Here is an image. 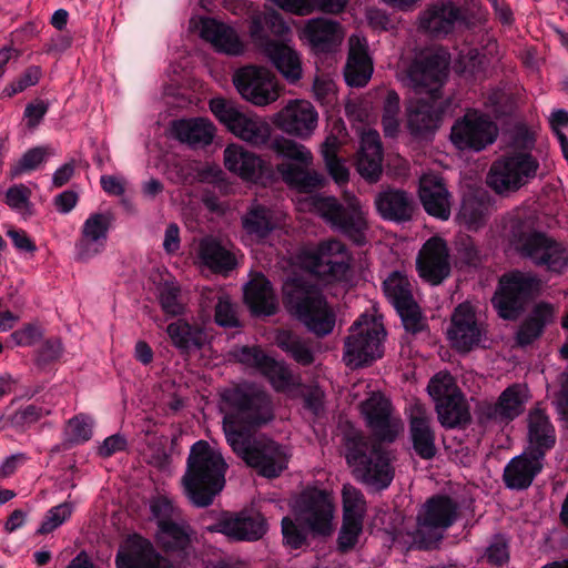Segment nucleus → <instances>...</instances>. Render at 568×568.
<instances>
[{"instance_id": "nucleus-1", "label": "nucleus", "mask_w": 568, "mask_h": 568, "mask_svg": "<svg viewBox=\"0 0 568 568\" xmlns=\"http://www.w3.org/2000/svg\"><path fill=\"white\" fill-rule=\"evenodd\" d=\"M223 429L233 452L264 477H277L287 468L290 449L272 439H252L251 429L272 418L267 396L252 385H237L221 394Z\"/></svg>"}, {"instance_id": "nucleus-2", "label": "nucleus", "mask_w": 568, "mask_h": 568, "mask_svg": "<svg viewBox=\"0 0 568 568\" xmlns=\"http://www.w3.org/2000/svg\"><path fill=\"white\" fill-rule=\"evenodd\" d=\"M448 64L449 55L445 50L427 49L403 70L402 81L412 90L407 104V123L412 133L424 134L439 126L445 106L438 92Z\"/></svg>"}, {"instance_id": "nucleus-3", "label": "nucleus", "mask_w": 568, "mask_h": 568, "mask_svg": "<svg viewBox=\"0 0 568 568\" xmlns=\"http://www.w3.org/2000/svg\"><path fill=\"white\" fill-rule=\"evenodd\" d=\"M277 170L283 180L296 189L294 201L298 211L318 214L356 244L366 241V217L356 199L348 200L346 206H343L334 197L312 193V190L322 183L323 179L318 173L306 172L291 164L278 165Z\"/></svg>"}, {"instance_id": "nucleus-4", "label": "nucleus", "mask_w": 568, "mask_h": 568, "mask_svg": "<svg viewBox=\"0 0 568 568\" xmlns=\"http://www.w3.org/2000/svg\"><path fill=\"white\" fill-rule=\"evenodd\" d=\"M535 145V131L518 128L511 141V150L493 162L487 184L499 195H509L527 185L537 175L538 161L530 154Z\"/></svg>"}, {"instance_id": "nucleus-5", "label": "nucleus", "mask_w": 568, "mask_h": 568, "mask_svg": "<svg viewBox=\"0 0 568 568\" xmlns=\"http://www.w3.org/2000/svg\"><path fill=\"white\" fill-rule=\"evenodd\" d=\"M227 464L215 446L196 442L190 450L187 469L182 478L184 493L197 507L212 504L225 485Z\"/></svg>"}, {"instance_id": "nucleus-6", "label": "nucleus", "mask_w": 568, "mask_h": 568, "mask_svg": "<svg viewBox=\"0 0 568 568\" xmlns=\"http://www.w3.org/2000/svg\"><path fill=\"white\" fill-rule=\"evenodd\" d=\"M293 517L282 519L285 545L292 549L302 547L306 530L317 535H329L334 529V505L323 490L308 488L292 504Z\"/></svg>"}, {"instance_id": "nucleus-7", "label": "nucleus", "mask_w": 568, "mask_h": 568, "mask_svg": "<svg viewBox=\"0 0 568 568\" xmlns=\"http://www.w3.org/2000/svg\"><path fill=\"white\" fill-rule=\"evenodd\" d=\"M284 301L290 310L312 333L324 336L335 326V313L320 291L300 278H288L283 285Z\"/></svg>"}, {"instance_id": "nucleus-8", "label": "nucleus", "mask_w": 568, "mask_h": 568, "mask_svg": "<svg viewBox=\"0 0 568 568\" xmlns=\"http://www.w3.org/2000/svg\"><path fill=\"white\" fill-rule=\"evenodd\" d=\"M507 227L515 248L534 263L557 273L568 267V248L544 234L532 232L529 221L509 219Z\"/></svg>"}, {"instance_id": "nucleus-9", "label": "nucleus", "mask_w": 568, "mask_h": 568, "mask_svg": "<svg viewBox=\"0 0 568 568\" xmlns=\"http://www.w3.org/2000/svg\"><path fill=\"white\" fill-rule=\"evenodd\" d=\"M385 329L381 317L363 314L351 327L343 359L347 366L359 367L383 355Z\"/></svg>"}, {"instance_id": "nucleus-10", "label": "nucleus", "mask_w": 568, "mask_h": 568, "mask_svg": "<svg viewBox=\"0 0 568 568\" xmlns=\"http://www.w3.org/2000/svg\"><path fill=\"white\" fill-rule=\"evenodd\" d=\"M209 106L214 116L237 139L254 146L270 140L271 126L263 118L244 112L234 102L221 97L211 99Z\"/></svg>"}, {"instance_id": "nucleus-11", "label": "nucleus", "mask_w": 568, "mask_h": 568, "mask_svg": "<svg viewBox=\"0 0 568 568\" xmlns=\"http://www.w3.org/2000/svg\"><path fill=\"white\" fill-rule=\"evenodd\" d=\"M457 518V506L448 497L429 498L417 514V525L410 534L412 544L418 548H430Z\"/></svg>"}, {"instance_id": "nucleus-12", "label": "nucleus", "mask_w": 568, "mask_h": 568, "mask_svg": "<svg viewBox=\"0 0 568 568\" xmlns=\"http://www.w3.org/2000/svg\"><path fill=\"white\" fill-rule=\"evenodd\" d=\"M232 82L242 99L256 106H266L278 100L282 87L266 67L247 64L239 68Z\"/></svg>"}, {"instance_id": "nucleus-13", "label": "nucleus", "mask_w": 568, "mask_h": 568, "mask_svg": "<svg viewBox=\"0 0 568 568\" xmlns=\"http://www.w3.org/2000/svg\"><path fill=\"white\" fill-rule=\"evenodd\" d=\"M346 460L355 476L375 489L386 488L393 479L388 456L366 442H353L347 447Z\"/></svg>"}, {"instance_id": "nucleus-14", "label": "nucleus", "mask_w": 568, "mask_h": 568, "mask_svg": "<svg viewBox=\"0 0 568 568\" xmlns=\"http://www.w3.org/2000/svg\"><path fill=\"white\" fill-rule=\"evenodd\" d=\"M497 136L496 123L478 110H468L450 130V141L460 151L480 152L491 145Z\"/></svg>"}, {"instance_id": "nucleus-15", "label": "nucleus", "mask_w": 568, "mask_h": 568, "mask_svg": "<svg viewBox=\"0 0 568 568\" xmlns=\"http://www.w3.org/2000/svg\"><path fill=\"white\" fill-rule=\"evenodd\" d=\"M351 260L345 245L336 240L325 241L317 247L305 248L297 256V263L310 273L336 280L347 275Z\"/></svg>"}, {"instance_id": "nucleus-16", "label": "nucleus", "mask_w": 568, "mask_h": 568, "mask_svg": "<svg viewBox=\"0 0 568 568\" xmlns=\"http://www.w3.org/2000/svg\"><path fill=\"white\" fill-rule=\"evenodd\" d=\"M189 28L220 53L240 57L246 52V42L231 24L213 18L194 16L190 19Z\"/></svg>"}, {"instance_id": "nucleus-17", "label": "nucleus", "mask_w": 568, "mask_h": 568, "mask_svg": "<svg viewBox=\"0 0 568 568\" xmlns=\"http://www.w3.org/2000/svg\"><path fill=\"white\" fill-rule=\"evenodd\" d=\"M447 338L462 353L471 351L486 339L485 323L476 315L470 303H462L455 308L447 328Z\"/></svg>"}, {"instance_id": "nucleus-18", "label": "nucleus", "mask_w": 568, "mask_h": 568, "mask_svg": "<svg viewBox=\"0 0 568 568\" xmlns=\"http://www.w3.org/2000/svg\"><path fill=\"white\" fill-rule=\"evenodd\" d=\"M236 357L241 363L256 367L268 378L275 390L290 397L302 393L300 382L290 373L285 364L266 356L261 349L243 347L236 353Z\"/></svg>"}, {"instance_id": "nucleus-19", "label": "nucleus", "mask_w": 568, "mask_h": 568, "mask_svg": "<svg viewBox=\"0 0 568 568\" xmlns=\"http://www.w3.org/2000/svg\"><path fill=\"white\" fill-rule=\"evenodd\" d=\"M384 292L399 314L406 331L415 333L423 329L424 317L413 298L412 285L405 274L402 272L389 274L384 281Z\"/></svg>"}, {"instance_id": "nucleus-20", "label": "nucleus", "mask_w": 568, "mask_h": 568, "mask_svg": "<svg viewBox=\"0 0 568 568\" xmlns=\"http://www.w3.org/2000/svg\"><path fill=\"white\" fill-rule=\"evenodd\" d=\"M538 281L529 274L514 272L500 278L499 288L493 297V304L500 317L514 318L521 301L537 290Z\"/></svg>"}, {"instance_id": "nucleus-21", "label": "nucleus", "mask_w": 568, "mask_h": 568, "mask_svg": "<svg viewBox=\"0 0 568 568\" xmlns=\"http://www.w3.org/2000/svg\"><path fill=\"white\" fill-rule=\"evenodd\" d=\"M272 122L290 135L308 139L318 124V113L306 100H290L283 109L273 114Z\"/></svg>"}, {"instance_id": "nucleus-22", "label": "nucleus", "mask_w": 568, "mask_h": 568, "mask_svg": "<svg viewBox=\"0 0 568 568\" xmlns=\"http://www.w3.org/2000/svg\"><path fill=\"white\" fill-rule=\"evenodd\" d=\"M150 510L158 523V541L169 551L184 550L190 542V535L186 527L172 521V501L166 496H159L151 501Z\"/></svg>"}, {"instance_id": "nucleus-23", "label": "nucleus", "mask_w": 568, "mask_h": 568, "mask_svg": "<svg viewBox=\"0 0 568 568\" xmlns=\"http://www.w3.org/2000/svg\"><path fill=\"white\" fill-rule=\"evenodd\" d=\"M207 530L221 532L233 540L254 541L265 535L267 524L260 513L241 511L224 515L215 525L207 527Z\"/></svg>"}, {"instance_id": "nucleus-24", "label": "nucleus", "mask_w": 568, "mask_h": 568, "mask_svg": "<svg viewBox=\"0 0 568 568\" xmlns=\"http://www.w3.org/2000/svg\"><path fill=\"white\" fill-rule=\"evenodd\" d=\"M298 39L315 52H333L345 38V30L337 21L313 18L305 21L297 31Z\"/></svg>"}, {"instance_id": "nucleus-25", "label": "nucleus", "mask_w": 568, "mask_h": 568, "mask_svg": "<svg viewBox=\"0 0 568 568\" xmlns=\"http://www.w3.org/2000/svg\"><path fill=\"white\" fill-rule=\"evenodd\" d=\"M362 413L374 434L382 440L393 442L404 426L390 415L389 402L379 393H373L361 406Z\"/></svg>"}, {"instance_id": "nucleus-26", "label": "nucleus", "mask_w": 568, "mask_h": 568, "mask_svg": "<svg viewBox=\"0 0 568 568\" xmlns=\"http://www.w3.org/2000/svg\"><path fill=\"white\" fill-rule=\"evenodd\" d=\"M115 565L116 568H173L156 554L148 539L139 535L129 536L122 541Z\"/></svg>"}, {"instance_id": "nucleus-27", "label": "nucleus", "mask_w": 568, "mask_h": 568, "mask_svg": "<svg viewBox=\"0 0 568 568\" xmlns=\"http://www.w3.org/2000/svg\"><path fill=\"white\" fill-rule=\"evenodd\" d=\"M530 398L525 384H513L501 392L495 404L481 408V417L498 423H509L520 416Z\"/></svg>"}, {"instance_id": "nucleus-28", "label": "nucleus", "mask_w": 568, "mask_h": 568, "mask_svg": "<svg viewBox=\"0 0 568 568\" xmlns=\"http://www.w3.org/2000/svg\"><path fill=\"white\" fill-rule=\"evenodd\" d=\"M419 276L436 285L449 275L450 264L446 243L439 237L429 239L417 258Z\"/></svg>"}, {"instance_id": "nucleus-29", "label": "nucleus", "mask_w": 568, "mask_h": 568, "mask_svg": "<svg viewBox=\"0 0 568 568\" xmlns=\"http://www.w3.org/2000/svg\"><path fill=\"white\" fill-rule=\"evenodd\" d=\"M261 54L290 83H297L303 77L302 54L287 41L268 42L263 45Z\"/></svg>"}, {"instance_id": "nucleus-30", "label": "nucleus", "mask_w": 568, "mask_h": 568, "mask_svg": "<svg viewBox=\"0 0 568 568\" xmlns=\"http://www.w3.org/2000/svg\"><path fill=\"white\" fill-rule=\"evenodd\" d=\"M418 194L425 211L429 215L444 221L449 219L450 194L438 175L424 174L419 181Z\"/></svg>"}, {"instance_id": "nucleus-31", "label": "nucleus", "mask_w": 568, "mask_h": 568, "mask_svg": "<svg viewBox=\"0 0 568 568\" xmlns=\"http://www.w3.org/2000/svg\"><path fill=\"white\" fill-rule=\"evenodd\" d=\"M349 53L345 80L351 87H364L373 74V63L367 52V41L359 34L349 38Z\"/></svg>"}, {"instance_id": "nucleus-32", "label": "nucleus", "mask_w": 568, "mask_h": 568, "mask_svg": "<svg viewBox=\"0 0 568 568\" xmlns=\"http://www.w3.org/2000/svg\"><path fill=\"white\" fill-rule=\"evenodd\" d=\"M224 165L245 181H258L265 175L264 161L240 144H230L224 150Z\"/></svg>"}, {"instance_id": "nucleus-33", "label": "nucleus", "mask_w": 568, "mask_h": 568, "mask_svg": "<svg viewBox=\"0 0 568 568\" xmlns=\"http://www.w3.org/2000/svg\"><path fill=\"white\" fill-rule=\"evenodd\" d=\"M382 162L383 152L378 132L375 130L363 131L356 161L358 173L365 180L375 182L381 176Z\"/></svg>"}, {"instance_id": "nucleus-34", "label": "nucleus", "mask_w": 568, "mask_h": 568, "mask_svg": "<svg viewBox=\"0 0 568 568\" xmlns=\"http://www.w3.org/2000/svg\"><path fill=\"white\" fill-rule=\"evenodd\" d=\"M282 219V213L268 210L262 205L253 204L242 217L245 231L244 241L247 245L263 242L275 230Z\"/></svg>"}, {"instance_id": "nucleus-35", "label": "nucleus", "mask_w": 568, "mask_h": 568, "mask_svg": "<svg viewBox=\"0 0 568 568\" xmlns=\"http://www.w3.org/2000/svg\"><path fill=\"white\" fill-rule=\"evenodd\" d=\"M542 452L526 450L513 458L505 468L504 479L507 487L524 489L541 469Z\"/></svg>"}, {"instance_id": "nucleus-36", "label": "nucleus", "mask_w": 568, "mask_h": 568, "mask_svg": "<svg viewBox=\"0 0 568 568\" xmlns=\"http://www.w3.org/2000/svg\"><path fill=\"white\" fill-rule=\"evenodd\" d=\"M410 437L416 453L426 459L432 458L436 453L435 436L430 428V415L424 405L412 404L409 407Z\"/></svg>"}, {"instance_id": "nucleus-37", "label": "nucleus", "mask_w": 568, "mask_h": 568, "mask_svg": "<svg viewBox=\"0 0 568 568\" xmlns=\"http://www.w3.org/2000/svg\"><path fill=\"white\" fill-rule=\"evenodd\" d=\"M460 19V11L450 1H437L423 12L419 26L434 34H447Z\"/></svg>"}, {"instance_id": "nucleus-38", "label": "nucleus", "mask_w": 568, "mask_h": 568, "mask_svg": "<svg viewBox=\"0 0 568 568\" xmlns=\"http://www.w3.org/2000/svg\"><path fill=\"white\" fill-rule=\"evenodd\" d=\"M266 28L277 37H283L290 32L288 26L277 12H253L250 19L248 33L253 44L260 53L262 52L263 45L265 43L276 41L270 39V37L266 34Z\"/></svg>"}, {"instance_id": "nucleus-39", "label": "nucleus", "mask_w": 568, "mask_h": 568, "mask_svg": "<svg viewBox=\"0 0 568 568\" xmlns=\"http://www.w3.org/2000/svg\"><path fill=\"white\" fill-rule=\"evenodd\" d=\"M244 300L256 315H271L277 307L271 284L262 274H255L244 286Z\"/></svg>"}, {"instance_id": "nucleus-40", "label": "nucleus", "mask_w": 568, "mask_h": 568, "mask_svg": "<svg viewBox=\"0 0 568 568\" xmlns=\"http://www.w3.org/2000/svg\"><path fill=\"white\" fill-rule=\"evenodd\" d=\"M172 134L190 145H207L213 141L215 126L204 118L181 119L172 123Z\"/></svg>"}, {"instance_id": "nucleus-41", "label": "nucleus", "mask_w": 568, "mask_h": 568, "mask_svg": "<svg viewBox=\"0 0 568 568\" xmlns=\"http://www.w3.org/2000/svg\"><path fill=\"white\" fill-rule=\"evenodd\" d=\"M196 261L201 266L213 272H225L236 265L234 254L212 237L203 239L200 242Z\"/></svg>"}, {"instance_id": "nucleus-42", "label": "nucleus", "mask_w": 568, "mask_h": 568, "mask_svg": "<svg viewBox=\"0 0 568 568\" xmlns=\"http://www.w3.org/2000/svg\"><path fill=\"white\" fill-rule=\"evenodd\" d=\"M375 206L378 214L389 221L407 220L413 210L412 201L407 194L393 189L378 193L375 197Z\"/></svg>"}, {"instance_id": "nucleus-43", "label": "nucleus", "mask_w": 568, "mask_h": 568, "mask_svg": "<svg viewBox=\"0 0 568 568\" xmlns=\"http://www.w3.org/2000/svg\"><path fill=\"white\" fill-rule=\"evenodd\" d=\"M528 450L542 452V455L546 449L551 448L555 444V429L540 409L531 410L528 416Z\"/></svg>"}, {"instance_id": "nucleus-44", "label": "nucleus", "mask_w": 568, "mask_h": 568, "mask_svg": "<svg viewBox=\"0 0 568 568\" xmlns=\"http://www.w3.org/2000/svg\"><path fill=\"white\" fill-rule=\"evenodd\" d=\"M556 316V311L549 304H539L535 307L531 317L520 327L517 334V341L521 345H527L537 338L542 328L551 323Z\"/></svg>"}, {"instance_id": "nucleus-45", "label": "nucleus", "mask_w": 568, "mask_h": 568, "mask_svg": "<svg viewBox=\"0 0 568 568\" xmlns=\"http://www.w3.org/2000/svg\"><path fill=\"white\" fill-rule=\"evenodd\" d=\"M438 419L445 427H456L469 419L468 408L462 394L436 404Z\"/></svg>"}, {"instance_id": "nucleus-46", "label": "nucleus", "mask_w": 568, "mask_h": 568, "mask_svg": "<svg viewBox=\"0 0 568 568\" xmlns=\"http://www.w3.org/2000/svg\"><path fill=\"white\" fill-rule=\"evenodd\" d=\"M488 206L476 197H465L457 214V221L467 230H477L486 221Z\"/></svg>"}, {"instance_id": "nucleus-47", "label": "nucleus", "mask_w": 568, "mask_h": 568, "mask_svg": "<svg viewBox=\"0 0 568 568\" xmlns=\"http://www.w3.org/2000/svg\"><path fill=\"white\" fill-rule=\"evenodd\" d=\"M271 148L280 158L288 159L303 165L312 163L313 155L311 151L291 139L277 136L272 141Z\"/></svg>"}, {"instance_id": "nucleus-48", "label": "nucleus", "mask_w": 568, "mask_h": 568, "mask_svg": "<svg viewBox=\"0 0 568 568\" xmlns=\"http://www.w3.org/2000/svg\"><path fill=\"white\" fill-rule=\"evenodd\" d=\"M94 419L87 414H78L70 418L64 428V440L71 445H79L91 439Z\"/></svg>"}, {"instance_id": "nucleus-49", "label": "nucleus", "mask_w": 568, "mask_h": 568, "mask_svg": "<svg viewBox=\"0 0 568 568\" xmlns=\"http://www.w3.org/2000/svg\"><path fill=\"white\" fill-rule=\"evenodd\" d=\"M166 333L172 343L182 349L199 346L202 342V332L191 327L189 323L182 320L169 324Z\"/></svg>"}, {"instance_id": "nucleus-50", "label": "nucleus", "mask_w": 568, "mask_h": 568, "mask_svg": "<svg viewBox=\"0 0 568 568\" xmlns=\"http://www.w3.org/2000/svg\"><path fill=\"white\" fill-rule=\"evenodd\" d=\"M73 510L74 505L70 501L51 507L44 515L42 523L37 529V534L47 535L54 531L71 518Z\"/></svg>"}, {"instance_id": "nucleus-51", "label": "nucleus", "mask_w": 568, "mask_h": 568, "mask_svg": "<svg viewBox=\"0 0 568 568\" xmlns=\"http://www.w3.org/2000/svg\"><path fill=\"white\" fill-rule=\"evenodd\" d=\"M276 344L300 364L307 365L313 362L311 349L288 332L278 333Z\"/></svg>"}, {"instance_id": "nucleus-52", "label": "nucleus", "mask_w": 568, "mask_h": 568, "mask_svg": "<svg viewBox=\"0 0 568 568\" xmlns=\"http://www.w3.org/2000/svg\"><path fill=\"white\" fill-rule=\"evenodd\" d=\"M366 511V503L362 493L351 486L343 487V518L363 520Z\"/></svg>"}, {"instance_id": "nucleus-53", "label": "nucleus", "mask_w": 568, "mask_h": 568, "mask_svg": "<svg viewBox=\"0 0 568 568\" xmlns=\"http://www.w3.org/2000/svg\"><path fill=\"white\" fill-rule=\"evenodd\" d=\"M428 394L437 403L462 394L457 388L453 376L448 373H438L427 386Z\"/></svg>"}, {"instance_id": "nucleus-54", "label": "nucleus", "mask_w": 568, "mask_h": 568, "mask_svg": "<svg viewBox=\"0 0 568 568\" xmlns=\"http://www.w3.org/2000/svg\"><path fill=\"white\" fill-rule=\"evenodd\" d=\"M112 223L109 213H92L83 222L81 234L106 243L108 233Z\"/></svg>"}, {"instance_id": "nucleus-55", "label": "nucleus", "mask_w": 568, "mask_h": 568, "mask_svg": "<svg viewBox=\"0 0 568 568\" xmlns=\"http://www.w3.org/2000/svg\"><path fill=\"white\" fill-rule=\"evenodd\" d=\"M399 97L396 92L389 91L387 93L384 112H383V130L386 136H395L399 130Z\"/></svg>"}, {"instance_id": "nucleus-56", "label": "nucleus", "mask_w": 568, "mask_h": 568, "mask_svg": "<svg viewBox=\"0 0 568 568\" xmlns=\"http://www.w3.org/2000/svg\"><path fill=\"white\" fill-rule=\"evenodd\" d=\"M49 149L45 146H37L28 150L12 168V176H19L23 173L37 170L48 158Z\"/></svg>"}, {"instance_id": "nucleus-57", "label": "nucleus", "mask_w": 568, "mask_h": 568, "mask_svg": "<svg viewBox=\"0 0 568 568\" xmlns=\"http://www.w3.org/2000/svg\"><path fill=\"white\" fill-rule=\"evenodd\" d=\"M105 247V242L87 237L81 234L74 246V256L77 261L88 262L101 254Z\"/></svg>"}, {"instance_id": "nucleus-58", "label": "nucleus", "mask_w": 568, "mask_h": 568, "mask_svg": "<svg viewBox=\"0 0 568 568\" xmlns=\"http://www.w3.org/2000/svg\"><path fill=\"white\" fill-rule=\"evenodd\" d=\"M41 73L42 72L39 67L28 68L19 79L14 80L3 89L2 94L10 98L22 92L27 88L37 84L41 78Z\"/></svg>"}, {"instance_id": "nucleus-59", "label": "nucleus", "mask_w": 568, "mask_h": 568, "mask_svg": "<svg viewBox=\"0 0 568 568\" xmlns=\"http://www.w3.org/2000/svg\"><path fill=\"white\" fill-rule=\"evenodd\" d=\"M363 529V520L344 519L338 536V546L343 550L351 549L355 546Z\"/></svg>"}, {"instance_id": "nucleus-60", "label": "nucleus", "mask_w": 568, "mask_h": 568, "mask_svg": "<svg viewBox=\"0 0 568 568\" xmlns=\"http://www.w3.org/2000/svg\"><path fill=\"white\" fill-rule=\"evenodd\" d=\"M30 190L23 184L10 187L6 193V203L20 214H27L30 210Z\"/></svg>"}, {"instance_id": "nucleus-61", "label": "nucleus", "mask_w": 568, "mask_h": 568, "mask_svg": "<svg viewBox=\"0 0 568 568\" xmlns=\"http://www.w3.org/2000/svg\"><path fill=\"white\" fill-rule=\"evenodd\" d=\"M42 337V331L37 324H27L21 328L12 332L8 341L13 344V346H32Z\"/></svg>"}, {"instance_id": "nucleus-62", "label": "nucleus", "mask_w": 568, "mask_h": 568, "mask_svg": "<svg viewBox=\"0 0 568 568\" xmlns=\"http://www.w3.org/2000/svg\"><path fill=\"white\" fill-rule=\"evenodd\" d=\"M163 311L169 315H180L184 312V305L179 298V287L176 282L171 286L156 293Z\"/></svg>"}, {"instance_id": "nucleus-63", "label": "nucleus", "mask_w": 568, "mask_h": 568, "mask_svg": "<svg viewBox=\"0 0 568 568\" xmlns=\"http://www.w3.org/2000/svg\"><path fill=\"white\" fill-rule=\"evenodd\" d=\"M278 9L296 16H307L314 12L312 0H267Z\"/></svg>"}, {"instance_id": "nucleus-64", "label": "nucleus", "mask_w": 568, "mask_h": 568, "mask_svg": "<svg viewBox=\"0 0 568 568\" xmlns=\"http://www.w3.org/2000/svg\"><path fill=\"white\" fill-rule=\"evenodd\" d=\"M215 321L221 326H235L237 320L229 297L220 296L215 308Z\"/></svg>"}]
</instances>
